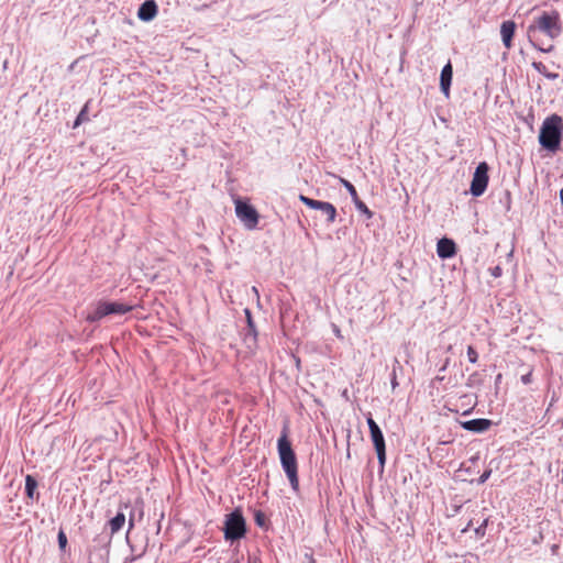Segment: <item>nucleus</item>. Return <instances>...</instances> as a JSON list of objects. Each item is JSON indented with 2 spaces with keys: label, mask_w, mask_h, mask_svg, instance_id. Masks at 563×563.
<instances>
[{
  "label": "nucleus",
  "mask_w": 563,
  "mask_h": 563,
  "mask_svg": "<svg viewBox=\"0 0 563 563\" xmlns=\"http://www.w3.org/2000/svg\"><path fill=\"white\" fill-rule=\"evenodd\" d=\"M561 25L559 14L556 12H543L540 16L536 18L533 23L528 26V37L531 44L541 52L549 53L554 46L549 44L544 46L541 42L540 35L543 34L553 41L561 34Z\"/></svg>",
  "instance_id": "nucleus-1"
},
{
  "label": "nucleus",
  "mask_w": 563,
  "mask_h": 563,
  "mask_svg": "<svg viewBox=\"0 0 563 563\" xmlns=\"http://www.w3.org/2000/svg\"><path fill=\"white\" fill-rule=\"evenodd\" d=\"M563 137V119L558 114L548 117L539 133V143L551 153H556L560 150Z\"/></svg>",
  "instance_id": "nucleus-2"
},
{
  "label": "nucleus",
  "mask_w": 563,
  "mask_h": 563,
  "mask_svg": "<svg viewBox=\"0 0 563 563\" xmlns=\"http://www.w3.org/2000/svg\"><path fill=\"white\" fill-rule=\"evenodd\" d=\"M277 446L282 466L290 482L291 488L297 492L299 489L298 464L286 432L278 439Z\"/></svg>",
  "instance_id": "nucleus-3"
},
{
  "label": "nucleus",
  "mask_w": 563,
  "mask_h": 563,
  "mask_svg": "<svg viewBox=\"0 0 563 563\" xmlns=\"http://www.w3.org/2000/svg\"><path fill=\"white\" fill-rule=\"evenodd\" d=\"M134 309V306L118 302V301H106L100 300L97 302L96 308L87 314L86 320L88 322H97L102 318L110 314H125L131 312Z\"/></svg>",
  "instance_id": "nucleus-4"
},
{
  "label": "nucleus",
  "mask_w": 563,
  "mask_h": 563,
  "mask_svg": "<svg viewBox=\"0 0 563 563\" xmlns=\"http://www.w3.org/2000/svg\"><path fill=\"white\" fill-rule=\"evenodd\" d=\"M245 520L240 510L229 514L224 522V538L227 540H239L245 536Z\"/></svg>",
  "instance_id": "nucleus-5"
},
{
  "label": "nucleus",
  "mask_w": 563,
  "mask_h": 563,
  "mask_svg": "<svg viewBox=\"0 0 563 563\" xmlns=\"http://www.w3.org/2000/svg\"><path fill=\"white\" fill-rule=\"evenodd\" d=\"M488 169L486 162L479 163L476 167L470 189L474 197H479L485 192L489 180Z\"/></svg>",
  "instance_id": "nucleus-6"
},
{
  "label": "nucleus",
  "mask_w": 563,
  "mask_h": 563,
  "mask_svg": "<svg viewBox=\"0 0 563 563\" xmlns=\"http://www.w3.org/2000/svg\"><path fill=\"white\" fill-rule=\"evenodd\" d=\"M235 213L247 229H254L258 223V213L255 208L242 200L235 201Z\"/></svg>",
  "instance_id": "nucleus-7"
},
{
  "label": "nucleus",
  "mask_w": 563,
  "mask_h": 563,
  "mask_svg": "<svg viewBox=\"0 0 563 563\" xmlns=\"http://www.w3.org/2000/svg\"><path fill=\"white\" fill-rule=\"evenodd\" d=\"M299 200L310 209L321 210L325 216L329 223H333L336 218L335 207L327 201L314 200L303 195L299 196Z\"/></svg>",
  "instance_id": "nucleus-8"
},
{
  "label": "nucleus",
  "mask_w": 563,
  "mask_h": 563,
  "mask_svg": "<svg viewBox=\"0 0 563 563\" xmlns=\"http://www.w3.org/2000/svg\"><path fill=\"white\" fill-rule=\"evenodd\" d=\"M158 8L154 0H145L137 10V18L143 22L152 21L157 14Z\"/></svg>",
  "instance_id": "nucleus-9"
},
{
  "label": "nucleus",
  "mask_w": 563,
  "mask_h": 563,
  "mask_svg": "<svg viewBox=\"0 0 563 563\" xmlns=\"http://www.w3.org/2000/svg\"><path fill=\"white\" fill-rule=\"evenodd\" d=\"M437 253L440 258H451L456 254V245L453 240L443 238L437 244Z\"/></svg>",
  "instance_id": "nucleus-10"
},
{
  "label": "nucleus",
  "mask_w": 563,
  "mask_h": 563,
  "mask_svg": "<svg viewBox=\"0 0 563 563\" xmlns=\"http://www.w3.org/2000/svg\"><path fill=\"white\" fill-rule=\"evenodd\" d=\"M516 23L512 20H506L500 25V35L506 48H511L512 38L516 31Z\"/></svg>",
  "instance_id": "nucleus-11"
},
{
  "label": "nucleus",
  "mask_w": 563,
  "mask_h": 563,
  "mask_svg": "<svg viewBox=\"0 0 563 563\" xmlns=\"http://www.w3.org/2000/svg\"><path fill=\"white\" fill-rule=\"evenodd\" d=\"M452 77H453V67H452L451 62H448V64L443 66L441 74H440V88L445 96H449Z\"/></svg>",
  "instance_id": "nucleus-12"
},
{
  "label": "nucleus",
  "mask_w": 563,
  "mask_h": 563,
  "mask_svg": "<svg viewBox=\"0 0 563 563\" xmlns=\"http://www.w3.org/2000/svg\"><path fill=\"white\" fill-rule=\"evenodd\" d=\"M245 317L247 322V332L244 335V341L247 343L249 346L256 345L257 342V331L255 328V323L252 318V312L250 309H245Z\"/></svg>",
  "instance_id": "nucleus-13"
},
{
  "label": "nucleus",
  "mask_w": 563,
  "mask_h": 563,
  "mask_svg": "<svg viewBox=\"0 0 563 563\" xmlns=\"http://www.w3.org/2000/svg\"><path fill=\"white\" fill-rule=\"evenodd\" d=\"M492 423L493 422L489 419L479 418V419L464 421V422H462V427L468 431L484 432L490 428Z\"/></svg>",
  "instance_id": "nucleus-14"
},
{
  "label": "nucleus",
  "mask_w": 563,
  "mask_h": 563,
  "mask_svg": "<svg viewBox=\"0 0 563 563\" xmlns=\"http://www.w3.org/2000/svg\"><path fill=\"white\" fill-rule=\"evenodd\" d=\"M124 523H125L124 514H122V512L117 514V516L113 517L109 522L111 533L114 534V533L119 532L123 528Z\"/></svg>",
  "instance_id": "nucleus-15"
},
{
  "label": "nucleus",
  "mask_w": 563,
  "mask_h": 563,
  "mask_svg": "<svg viewBox=\"0 0 563 563\" xmlns=\"http://www.w3.org/2000/svg\"><path fill=\"white\" fill-rule=\"evenodd\" d=\"M371 438L375 448L385 445V440L380 428L371 431Z\"/></svg>",
  "instance_id": "nucleus-16"
},
{
  "label": "nucleus",
  "mask_w": 563,
  "mask_h": 563,
  "mask_svg": "<svg viewBox=\"0 0 563 563\" xmlns=\"http://www.w3.org/2000/svg\"><path fill=\"white\" fill-rule=\"evenodd\" d=\"M36 487H37V482L35 481V478L31 475H27L25 477V492H26L27 497H30V498L33 497V494H34V490L36 489Z\"/></svg>",
  "instance_id": "nucleus-17"
},
{
  "label": "nucleus",
  "mask_w": 563,
  "mask_h": 563,
  "mask_svg": "<svg viewBox=\"0 0 563 563\" xmlns=\"http://www.w3.org/2000/svg\"><path fill=\"white\" fill-rule=\"evenodd\" d=\"M532 66H533V67H534V69H537L540 74L545 75L548 78H552V79H554V78H556V77H558V75H556V74H548V73H547V66H545L543 63H541V62H534V63L532 64Z\"/></svg>",
  "instance_id": "nucleus-18"
},
{
  "label": "nucleus",
  "mask_w": 563,
  "mask_h": 563,
  "mask_svg": "<svg viewBox=\"0 0 563 563\" xmlns=\"http://www.w3.org/2000/svg\"><path fill=\"white\" fill-rule=\"evenodd\" d=\"M341 183L343 184V186L347 189V191L350 192L353 201H356L357 198H358V195H357V191L355 189V187L346 179H343L341 178Z\"/></svg>",
  "instance_id": "nucleus-19"
},
{
  "label": "nucleus",
  "mask_w": 563,
  "mask_h": 563,
  "mask_svg": "<svg viewBox=\"0 0 563 563\" xmlns=\"http://www.w3.org/2000/svg\"><path fill=\"white\" fill-rule=\"evenodd\" d=\"M375 450H376V453H377V457H378L379 464L382 466H384V464L386 462V446L385 445L377 446V448H375Z\"/></svg>",
  "instance_id": "nucleus-20"
},
{
  "label": "nucleus",
  "mask_w": 563,
  "mask_h": 563,
  "mask_svg": "<svg viewBox=\"0 0 563 563\" xmlns=\"http://www.w3.org/2000/svg\"><path fill=\"white\" fill-rule=\"evenodd\" d=\"M467 357H468V361L473 364L477 363V361H478V353L472 345H468V347H467Z\"/></svg>",
  "instance_id": "nucleus-21"
},
{
  "label": "nucleus",
  "mask_w": 563,
  "mask_h": 563,
  "mask_svg": "<svg viewBox=\"0 0 563 563\" xmlns=\"http://www.w3.org/2000/svg\"><path fill=\"white\" fill-rule=\"evenodd\" d=\"M87 120H88L87 108H82V110L78 114L73 128H77L79 124H81L82 122H85Z\"/></svg>",
  "instance_id": "nucleus-22"
},
{
  "label": "nucleus",
  "mask_w": 563,
  "mask_h": 563,
  "mask_svg": "<svg viewBox=\"0 0 563 563\" xmlns=\"http://www.w3.org/2000/svg\"><path fill=\"white\" fill-rule=\"evenodd\" d=\"M355 202V206L358 210L363 211L364 213H366L368 217H372V212L368 210L367 206L361 201L358 198Z\"/></svg>",
  "instance_id": "nucleus-23"
},
{
  "label": "nucleus",
  "mask_w": 563,
  "mask_h": 563,
  "mask_svg": "<svg viewBox=\"0 0 563 563\" xmlns=\"http://www.w3.org/2000/svg\"><path fill=\"white\" fill-rule=\"evenodd\" d=\"M57 539H58L59 548L62 550H64L66 548V545H67V537H66L65 532L60 530L59 533H58Z\"/></svg>",
  "instance_id": "nucleus-24"
},
{
  "label": "nucleus",
  "mask_w": 563,
  "mask_h": 563,
  "mask_svg": "<svg viewBox=\"0 0 563 563\" xmlns=\"http://www.w3.org/2000/svg\"><path fill=\"white\" fill-rule=\"evenodd\" d=\"M487 522H488V519H485L484 522L478 528L475 529L476 536H478L481 538L485 536Z\"/></svg>",
  "instance_id": "nucleus-25"
},
{
  "label": "nucleus",
  "mask_w": 563,
  "mask_h": 563,
  "mask_svg": "<svg viewBox=\"0 0 563 563\" xmlns=\"http://www.w3.org/2000/svg\"><path fill=\"white\" fill-rule=\"evenodd\" d=\"M489 271L492 276H494L495 278H498L503 275V268L499 265L490 268Z\"/></svg>",
  "instance_id": "nucleus-26"
},
{
  "label": "nucleus",
  "mask_w": 563,
  "mask_h": 563,
  "mask_svg": "<svg viewBox=\"0 0 563 563\" xmlns=\"http://www.w3.org/2000/svg\"><path fill=\"white\" fill-rule=\"evenodd\" d=\"M490 474H492V470L484 471V473L478 478V483L484 484L489 478Z\"/></svg>",
  "instance_id": "nucleus-27"
},
{
  "label": "nucleus",
  "mask_w": 563,
  "mask_h": 563,
  "mask_svg": "<svg viewBox=\"0 0 563 563\" xmlns=\"http://www.w3.org/2000/svg\"><path fill=\"white\" fill-rule=\"evenodd\" d=\"M367 424H368V428H369V432L371 431H374V429H378V424L375 422V420L372 418V416L369 415L367 417Z\"/></svg>",
  "instance_id": "nucleus-28"
},
{
  "label": "nucleus",
  "mask_w": 563,
  "mask_h": 563,
  "mask_svg": "<svg viewBox=\"0 0 563 563\" xmlns=\"http://www.w3.org/2000/svg\"><path fill=\"white\" fill-rule=\"evenodd\" d=\"M521 382L525 384V385H528L532 382V371L528 372L527 374L522 375L521 376Z\"/></svg>",
  "instance_id": "nucleus-29"
},
{
  "label": "nucleus",
  "mask_w": 563,
  "mask_h": 563,
  "mask_svg": "<svg viewBox=\"0 0 563 563\" xmlns=\"http://www.w3.org/2000/svg\"><path fill=\"white\" fill-rule=\"evenodd\" d=\"M560 200L561 205L563 206V188L560 190Z\"/></svg>",
  "instance_id": "nucleus-30"
},
{
  "label": "nucleus",
  "mask_w": 563,
  "mask_h": 563,
  "mask_svg": "<svg viewBox=\"0 0 563 563\" xmlns=\"http://www.w3.org/2000/svg\"><path fill=\"white\" fill-rule=\"evenodd\" d=\"M256 522H257L258 525H262V518H261V515H260V514L256 516Z\"/></svg>",
  "instance_id": "nucleus-31"
},
{
  "label": "nucleus",
  "mask_w": 563,
  "mask_h": 563,
  "mask_svg": "<svg viewBox=\"0 0 563 563\" xmlns=\"http://www.w3.org/2000/svg\"><path fill=\"white\" fill-rule=\"evenodd\" d=\"M134 522H133V516L130 517V520H129V526H130V529L133 527Z\"/></svg>",
  "instance_id": "nucleus-32"
},
{
  "label": "nucleus",
  "mask_w": 563,
  "mask_h": 563,
  "mask_svg": "<svg viewBox=\"0 0 563 563\" xmlns=\"http://www.w3.org/2000/svg\"><path fill=\"white\" fill-rule=\"evenodd\" d=\"M134 561V558H131L129 560H126L124 563H132Z\"/></svg>",
  "instance_id": "nucleus-33"
},
{
  "label": "nucleus",
  "mask_w": 563,
  "mask_h": 563,
  "mask_svg": "<svg viewBox=\"0 0 563 563\" xmlns=\"http://www.w3.org/2000/svg\"><path fill=\"white\" fill-rule=\"evenodd\" d=\"M470 527H471V522L467 523V527L463 531H466Z\"/></svg>",
  "instance_id": "nucleus-34"
}]
</instances>
